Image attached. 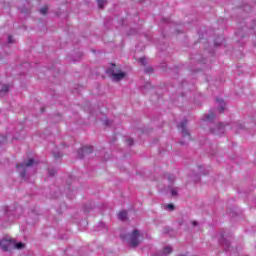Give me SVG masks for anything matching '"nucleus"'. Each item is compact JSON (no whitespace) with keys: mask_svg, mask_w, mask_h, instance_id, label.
Here are the masks:
<instances>
[{"mask_svg":"<svg viewBox=\"0 0 256 256\" xmlns=\"http://www.w3.org/2000/svg\"><path fill=\"white\" fill-rule=\"evenodd\" d=\"M12 249H24L25 248V244L23 242H18L15 241V239H12Z\"/></svg>","mask_w":256,"mask_h":256,"instance_id":"obj_11","label":"nucleus"},{"mask_svg":"<svg viewBox=\"0 0 256 256\" xmlns=\"http://www.w3.org/2000/svg\"><path fill=\"white\" fill-rule=\"evenodd\" d=\"M139 235V230L135 229L132 233L122 236V239H125L130 247H138Z\"/></svg>","mask_w":256,"mask_h":256,"instance_id":"obj_2","label":"nucleus"},{"mask_svg":"<svg viewBox=\"0 0 256 256\" xmlns=\"http://www.w3.org/2000/svg\"><path fill=\"white\" fill-rule=\"evenodd\" d=\"M139 63H141V65H147V58L145 57H142V58H139Z\"/></svg>","mask_w":256,"mask_h":256,"instance_id":"obj_21","label":"nucleus"},{"mask_svg":"<svg viewBox=\"0 0 256 256\" xmlns=\"http://www.w3.org/2000/svg\"><path fill=\"white\" fill-rule=\"evenodd\" d=\"M219 243L223 247L224 251H231V240L227 239L225 235L222 234Z\"/></svg>","mask_w":256,"mask_h":256,"instance_id":"obj_6","label":"nucleus"},{"mask_svg":"<svg viewBox=\"0 0 256 256\" xmlns=\"http://www.w3.org/2000/svg\"><path fill=\"white\" fill-rule=\"evenodd\" d=\"M54 159H61L63 157V154L61 152H53Z\"/></svg>","mask_w":256,"mask_h":256,"instance_id":"obj_19","label":"nucleus"},{"mask_svg":"<svg viewBox=\"0 0 256 256\" xmlns=\"http://www.w3.org/2000/svg\"><path fill=\"white\" fill-rule=\"evenodd\" d=\"M93 153V146H84L82 149L78 151V157L83 159L86 155Z\"/></svg>","mask_w":256,"mask_h":256,"instance_id":"obj_7","label":"nucleus"},{"mask_svg":"<svg viewBox=\"0 0 256 256\" xmlns=\"http://www.w3.org/2000/svg\"><path fill=\"white\" fill-rule=\"evenodd\" d=\"M216 104L218 105L219 113H223V111H225V100H223L221 98H217Z\"/></svg>","mask_w":256,"mask_h":256,"instance_id":"obj_9","label":"nucleus"},{"mask_svg":"<svg viewBox=\"0 0 256 256\" xmlns=\"http://www.w3.org/2000/svg\"><path fill=\"white\" fill-rule=\"evenodd\" d=\"M105 125L109 127V125H111V122L109 120H105Z\"/></svg>","mask_w":256,"mask_h":256,"instance_id":"obj_26","label":"nucleus"},{"mask_svg":"<svg viewBox=\"0 0 256 256\" xmlns=\"http://www.w3.org/2000/svg\"><path fill=\"white\" fill-rule=\"evenodd\" d=\"M8 43H13V37L12 36H8Z\"/></svg>","mask_w":256,"mask_h":256,"instance_id":"obj_25","label":"nucleus"},{"mask_svg":"<svg viewBox=\"0 0 256 256\" xmlns=\"http://www.w3.org/2000/svg\"><path fill=\"white\" fill-rule=\"evenodd\" d=\"M55 173H57L56 169H53V168L48 169V175L50 177H54Z\"/></svg>","mask_w":256,"mask_h":256,"instance_id":"obj_17","label":"nucleus"},{"mask_svg":"<svg viewBox=\"0 0 256 256\" xmlns=\"http://www.w3.org/2000/svg\"><path fill=\"white\" fill-rule=\"evenodd\" d=\"M221 43H223V38H219V42H214V45L219 46Z\"/></svg>","mask_w":256,"mask_h":256,"instance_id":"obj_23","label":"nucleus"},{"mask_svg":"<svg viewBox=\"0 0 256 256\" xmlns=\"http://www.w3.org/2000/svg\"><path fill=\"white\" fill-rule=\"evenodd\" d=\"M166 178L168 179L169 182L175 183V175L173 174H167Z\"/></svg>","mask_w":256,"mask_h":256,"instance_id":"obj_16","label":"nucleus"},{"mask_svg":"<svg viewBox=\"0 0 256 256\" xmlns=\"http://www.w3.org/2000/svg\"><path fill=\"white\" fill-rule=\"evenodd\" d=\"M10 86L9 84H4L2 89L0 90V95H5V93H9Z\"/></svg>","mask_w":256,"mask_h":256,"instance_id":"obj_13","label":"nucleus"},{"mask_svg":"<svg viewBox=\"0 0 256 256\" xmlns=\"http://www.w3.org/2000/svg\"><path fill=\"white\" fill-rule=\"evenodd\" d=\"M213 119H215V112L213 111H210L208 114H205L203 118L204 121H213Z\"/></svg>","mask_w":256,"mask_h":256,"instance_id":"obj_12","label":"nucleus"},{"mask_svg":"<svg viewBox=\"0 0 256 256\" xmlns=\"http://www.w3.org/2000/svg\"><path fill=\"white\" fill-rule=\"evenodd\" d=\"M177 191H178L177 188H170V193H171L172 197H177V195H178Z\"/></svg>","mask_w":256,"mask_h":256,"instance_id":"obj_18","label":"nucleus"},{"mask_svg":"<svg viewBox=\"0 0 256 256\" xmlns=\"http://www.w3.org/2000/svg\"><path fill=\"white\" fill-rule=\"evenodd\" d=\"M34 165H35V160L31 158L27 162H23L16 166L17 171L22 177V179H27V171H29V168L33 167Z\"/></svg>","mask_w":256,"mask_h":256,"instance_id":"obj_1","label":"nucleus"},{"mask_svg":"<svg viewBox=\"0 0 256 256\" xmlns=\"http://www.w3.org/2000/svg\"><path fill=\"white\" fill-rule=\"evenodd\" d=\"M0 249L2 251H11L13 249V239H2L0 240Z\"/></svg>","mask_w":256,"mask_h":256,"instance_id":"obj_5","label":"nucleus"},{"mask_svg":"<svg viewBox=\"0 0 256 256\" xmlns=\"http://www.w3.org/2000/svg\"><path fill=\"white\" fill-rule=\"evenodd\" d=\"M192 225H193V227H197V225H198L197 221H193Z\"/></svg>","mask_w":256,"mask_h":256,"instance_id":"obj_27","label":"nucleus"},{"mask_svg":"<svg viewBox=\"0 0 256 256\" xmlns=\"http://www.w3.org/2000/svg\"><path fill=\"white\" fill-rule=\"evenodd\" d=\"M47 11H48V8L47 6H44L40 9V13L41 15H47Z\"/></svg>","mask_w":256,"mask_h":256,"instance_id":"obj_20","label":"nucleus"},{"mask_svg":"<svg viewBox=\"0 0 256 256\" xmlns=\"http://www.w3.org/2000/svg\"><path fill=\"white\" fill-rule=\"evenodd\" d=\"M108 75H111L113 81H121V79H125V72H115L114 68H108L106 70Z\"/></svg>","mask_w":256,"mask_h":256,"instance_id":"obj_3","label":"nucleus"},{"mask_svg":"<svg viewBox=\"0 0 256 256\" xmlns=\"http://www.w3.org/2000/svg\"><path fill=\"white\" fill-rule=\"evenodd\" d=\"M127 143H128V145H133V138H129V139H127Z\"/></svg>","mask_w":256,"mask_h":256,"instance_id":"obj_24","label":"nucleus"},{"mask_svg":"<svg viewBox=\"0 0 256 256\" xmlns=\"http://www.w3.org/2000/svg\"><path fill=\"white\" fill-rule=\"evenodd\" d=\"M196 181H199V176H197V179H196Z\"/></svg>","mask_w":256,"mask_h":256,"instance_id":"obj_29","label":"nucleus"},{"mask_svg":"<svg viewBox=\"0 0 256 256\" xmlns=\"http://www.w3.org/2000/svg\"><path fill=\"white\" fill-rule=\"evenodd\" d=\"M211 133L214 135H223L225 133V125L219 123L215 128H211Z\"/></svg>","mask_w":256,"mask_h":256,"instance_id":"obj_8","label":"nucleus"},{"mask_svg":"<svg viewBox=\"0 0 256 256\" xmlns=\"http://www.w3.org/2000/svg\"><path fill=\"white\" fill-rule=\"evenodd\" d=\"M105 5H107V1H105V0H98V7H99V9H104Z\"/></svg>","mask_w":256,"mask_h":256,"instance_id":"obj_15","label":"nucleus"},{"mask_svg":"<svg viewBox=\"0 0 256 256\" xmlns=\"http://www.w3.org/2000/svg\"><path fill=\"white\" fill-rule=\"evenodd\" d=\"M118 218L120 219V221H125V219H127V211L119 212Z\"/></svg>","mask_w":256,"mask_h":256,"instance_id":"obj_14","label":"nucleus"},{"mask_svg":"<svg viewBox=\"0 0 256 256\" xmlns=\"http://www.w3.org/2000/svg\"><path fill=\"white\" fill-rule=\"evenodd\" d=\"M178 129H181L182 137L187 139V141H191V134L189 130H187V119H184L180 125H178Z\"/></svg>","mask_w":256,"mask_h":256,"instance_id":"obj_4","label":"nucleus"},{"mask_svg":"<svg viewBox=\"0 0 256 256\" xmlns=\"http://www.w3.org/2000/svg\"><path fill=\"white\" fill-rule=\"evenodd\" d=\"M166 209H168V211H173V209H175V206L173 204H168L166 206Z\"/></svg>","mask_w":256,"mask_h":256,"instance_id":"obj_22","label":"nucleus"},{"mask_svg":"<svg viewBox=\"0 0 256 256\" xmlns=\"http://www.w3.org/2000/svg\"><path fill=\"white\" fill-rule=\"evenodd\" d=\"M6 215H9V209L6 210Z\"/></svg>","mask_w":256,"mask_h":256,"instance_id":"obj_28","label":"nucleus"},{"mask_svg":"<svg viewBox=\"0 0 256 256\" xmlns=\"http://www.w3.org/2000/svg\"><path fill=\"white\" fill-rule=\"evenodd\" d=\"M171 253H173V248L171 246H165L162 252L157 254V256H167V255H171Z\"/></svg>","mask_w":256,"mask_h":256,"instance_id":"obj_10","label":"nucleus"}]
</instances>
